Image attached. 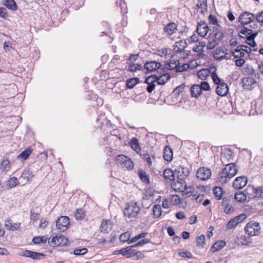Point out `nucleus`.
Returning a JSON list of instances; mask_svg holds the SVG:
<instances>
[{
	"label": "nucleus",
	"instance_id": "f257e3e1",
	"mask_svg": "<svg viewBox=\"0 0 263 263\" xmlns=\"http://www.w3.org/2000/svg\"><path fill=\"white\" fill-rule=\"evenodd\" d=\"M225 167L219 173L218 181L221 184H226L237 173L238 166L234 163L226 164Z\"/></svg>",
	"mask_w": 263,
	"mask_h": 263
},
{
	"label": "nucleus",
	"instance_id": "f03ea898",
	"mask_svg": "<svg viewBox=\"0 0 263 263\" xmlns=\"http://www.w3.org/2000/svg\"><path fill=\"white\" fill-rule=\"evenodd\" d=\"M218 27L213 26L210 28L209 37L211 40H210L208 42L206 45L207 49L212 50L214 49L224 38V35L223 31Z\"/></svg>",
	"mask_w": 263,
	"mask_h": 263
},
{
	"label": "nucleus",
	"instance_id": "7ed1b4c3",
	"mask_svg": "<svg viewBox=\"0 0 263 263\" xmlns=\"http://www.w3.org/2000/svg\"><path fill=\"white\" fill-rule=\"evenodd\" d=\"M140 208L137 202H131L126 203L124 210V215L129 218H135L139 213Z\"/></svg>",
	"mask_w": 263,
	"mask_h": 263
},
{
	"label": "nucleus",
	"instance_id": "20e7f679",
	"mask_svg": "<svg viewBox=\"0 0 263 263\" xmlns=\"http://www.w3.org/2000/svg\"><path fill=\"white\" fill-rule=\"evenodd\" d=\"M245 231L249 236L257 235L260 231L259 223L257 222L250 221L246 224Z\"/></svg>",
	"mask_w": 263,
	"mask_h": 263
},
{
	"label": "nucleus",
	"instance_id": "39448f33",
	"mask_svg": "<svg viewBox=\"0 0 263 263\" xmlns=\"http://www.w3.org/2000/svg\"><path fill=\"white\" fill-rule=\"evenodd\" d=\"M70 225V219L68 216H62L56 221L55 226L60 232L66 231Z\"/></svg>",
	"mask_w": 263,
	"mask_h": 263
},
{
	"label": "nucleus",
	"instance_id": "423d86ee",
	"mask_svg": "<svg viewBox=\"0 0 263 263\" xmlns=\"http://www.w3.org/2000/svg\"><path fill=\"white\" fill-rule=\"evenodd\" d=\"M258 32H253L251 29L245 26L241 28V30L238 32V36L242 39H246L247 40H254L257 35Z\"/></svg>",
	"mask_w": 263,
	"mask_h": 263
},
{
	"label": "nucleus",
	"instance_id": "0eeeda50",
	"mask_svg": "<svg viewBox=\"0 0 263 263\" xmlns=\"http://www.w3.org/2000/svg\"><path fill=\"white\" fill-rule=\"evenodd\" d=\"M255 18V16L253 14L248 11H245L240 14L238 17V22L243 27L252 22Z\"/></svg>",
	"mask_w": 263,
	"mask_h": 263
},
{
	"label": "nucleus",
	"instance_id": "6e6552de",
	"mask_svg": "<svg viewBox=\"0 0 263 263\" xmlns=\"http://www.w3.org/2000/svg\"><path fill=\"white\" fill-rule=\"evenodd\" d=\"M50 246L52 247L55 246H66L69 244V240L68 238L64 235H60V236H56L53 237L51 241L50 242Z\"/></svg>",
	"mask_w": 263,
	"mask_h": 263
},
{
	"label": "nucleus",
	"instance_id": "1a4fd4ad",
	"mask_svg": "<svg viewBox=\"0 0 263 263\" xmlns=\"http://www.w3.org/2000/svg\"><path fill=\"white\" fill-rule=\"evenodd\" d=\"M175 174L177 179L183 180L189 175L190 171L188 168L180 165L175 170Z\"/></svg>",
	"mask_w": 263,
	"mask_h": 263
},
{
	"label": "nucleus",
	"instance_id": "9d476101",
	"mask_svg": "<svg viewBox=\"0 0 263 263\" xmlns=\"http://www.w3.org/2000/svg\"><path fill=\"white\" fill-rule=\"evenodd\" d=\"M211 176V171L209 168L205 167H201L198 168L196 173L197 178L201 180L209 179Z\"/></svg>",
	"mask_w": 263,
	"mask_h": 263
},
{
	"label": "nucleus",
	"instance_id": "9b49d317",
	"mask_svg": "<svg viewBox=\"0 0 263 263\" xmlns=\"http://www.w3.org/2000/svg\"><path fill=\"white\" fill-rule=\"evenodd\" d=\"M210 28L208 26V24L204 21H200L198 23L196 32L201 37H204L206 35Z\"/></svg>",
	"mask_w": 263,
	"mask_h": 263
},
{
	"label": "nucleus",
	"instance_id": "f8f14e48",
	"mask_svg": "<svg viewBox=\"0 0 263 263\" xmlns=\"http://www.w3.org/2000/svg\"><path fill=\"white\" fill-rule=\"evenodd\" d=\"M161 67V64L155 61L146 62L144 65V68L146 70V73L155 71Z\"/></svg>",
	"mask_w": 263,
	"mask_h": 263
},
{
	"label": "nucleus",
	"instance_id": "ddd939ff",
	"mask_svg": "<svg viewBox=\"0 0 263 263\" xmlns=\"http://www.w3.org/2000/svg\"><path fill=\"white\" fill-rule=\"evenodd\" d=\"M172 187L175 191L183 192L184 191V189H186V184L184 180H181L177 179V181H173L171 183Z\"/></svg>",
	"mask_w": 263,
	"mask_h": 263
},
{
	"label": "nucleus",
	"instance_id": "4468645a",
	"mask_svg": "<svg viewBox=\"0 0 263 263\" xmlns=\"http://www.w3.org/2000/svg\"><path fill=\"white\" fill-rule=\"evenodd\" d=\"M247 181L248 179L245 176L237 177L233 181V186L236 189H241L246 185Z\"/></svg>",
	"mask_w": 263,
	"mask_h": 263
},
{
	"label": "nucleus",
	"instance_id": "2eb2a0df",
	"mask_svg": "<svg viewBox=\"0 0 263 263\" xmlns=\"http://www.w3.org/2000/svg\"><path fill=\"white\" fill-rule=\"evenodd\" d=\"M251 111L254 114L253 111L256 114L263 113V101L261 99H258L252 103Z\"/></svg>",
	"mask_w": 263,
	"mask_h": 263
},
{
	"label": "nucleus",
	"instance_id": "dca6fc26",
	"mask_svg": "<svg viewBox=\"0 0 263 263\" xmlns=\"http://www.w3.org/2000/svg\"><path fill=\"white\" fill-rule=\"evenodd\" d=\"M113 223L110 220H103L100 227L101 232L104 234H107L110 232L112 229Z\"/></svg>",
	"mask_w": 263,
	"mask_h": 263
},
{
	"label": "nucleus",
	"instance_id": "f3484780",
	"mask_svg": "<svg viewBox=\"0 0 263 263\" xmlns=\"http://www.w3.org/2000/svg\"><path fill=\"white\" fill-rule=\"evenodd\" d=\"M163 177L166 180L167 182H172L176 180V174L175 171H173L170 168H166L164 170L163 173Z\"/></svg>",
	"mask_w": 263,
	"mask_h": 263
},
{
	"label": "nucleus",
	"instance_id": "a211bd4d",
	"mask_svg": "<svg viewBox=\"0 0 263 263\" xmlns=\"http://www.w3.org/2000/svg\"><path fill=\"white\" fill-rule=\"evenodd\" d=\"M216 92L219 96L222 97L226 96L229 92L228 85L225 83H222V84L217 85L216 88Z\"/></svg>",
	"mask_w": 263,
	"mask_h": 263
},
{
	"label": "nucleus",
	"instance_id": "6ab92c4d",
	"mask_svg": "<svg viewBox=\"0 0 263 263\" xmlns=\"http://www.w3.org/2000/svg\"><path fill=\"white\" fill-rule=\"evenodd\" d=\"M156 82V80L154 79L153 74L146 78L145 83L147 84L146 90L149 93H151L154 90L156 87L155 84Z\"/></svg>",
	"mask_w": 263,
	"mask_h": 263
},
{
	"label": "nucleus",
	"instance_id": "aec40b11",
	"mask_svg": "<svg viewBox=\"0 0 263 263\" xmlns=\"http://www.w3.org/2000/svg\"><path fill=\"white\" fill-rule=\"evenodd\" d=\"M154 79L158 85H164L171 78V75L168 73H165L158 77L153 74Z\"/></svg>",
	"mask_w": 263,
	"mask_h": 263
},
{
	"label": "nucleus",
	"instance_id": "412c9836",
	"mask_svg": "<svg viewBox=\"0 0 263 263\" xmlns=\"http://www.w3.org/2000/svg\"><path fill=\"white\" fill-rule=\"evenodd\" d=\"M34 176L32 172L30 171L29 168H26L24 170L22 173L21 176L19 178V180H23L26 182H29L31 180V179Z\"/></svg>",
	"mask_w": 263,
	"mask_h": 263
},
{
	"label": "nucleus",
	"instance_id": "4be33fe9",
	"mask_svg": "<svg viewBox=\"0 0 263 263\" xmlns=\"http://www.w3.org/2000/svg\"><path fill=\"white\" fill-rule=\"evenodd\" d=\"M233 159V152L231 149L221 153V160L222 163L224 165V163L230 161Z\"/></svg>",
	"mask_w": 263,
	"mask_h": 263
},
{
	"label": "nucleus",
	"instance_id": "5701e85b",
	"mask_svg": "<svg viewBox=\"0 0 263 263\" xmlns=\"http://www.w3.org/2000/svg\"><path fill=\"white\" fill-rule=\"evenodd\" d=\"M177 30V25L175 23H169L164 28V31L168 35H171Z\"/></svg>",
	"mask_w": 263,
	"mask_h": 263
},
{
	"label": "nucleus",
	"instance_id": "b1692460",
	"mask_svg": "<svg viewBox=\"0 0 263 263\" xmlns=\"http://www.w3.org/2000/svg\"><path fill=\"white\" fill-rule=\"evenodd\" d=\"M3 4L8 9L14 11L17 9V5L14 0H3Z\"/></svg>",
	"mask_w": 263,
	"mask_h": 263
},
{
	"label": "nucleus",
	"instance_id": "393cba45",
	"mask_svg": "<svg viewBox=\"0 0 263 263\" xmlns=\"http://www.w3.org/2000/svg\"><path fill=\"white\" fill-rule=\"evenodd\" d=\"M255 83V80L250 77H245L242 79V83L243 86L246 89H251L252 87V85Z\"/></svg>",
	"mask_w": 263,
	"mask_h": 263
},
{
	"label": "nucleus",
	"instance_id": "a878e982",
	"mask_svg": "<svg viewBox=\"0 0 263 263\" xmlns=\"http://www.w3.org/2000/svg\"><path fill=\"white\" fill-rule=\"evenodd\" d=\"M164 159L167 162L172 161L173 158V150L169 146H166L163 152Z\"/></svg>",
	"mask_w": 263,
	"mask_h": 263
},
{
	"label": "nucleus",
	"instance_id": "bb28decb",
	"mask_svg": "<svg viewBox=\"0 0 263 263\" xmlns=\"http://www.w3.org/2000/svg\"><path fill=\"white\" fill-rule=\"evenodd\" d=\"M119 253L121 254L123 256H126L127 257H129L131 256H133V254L136 251V250L132 249V247H127L125 248L122 249L120 250H118Z\"/></svg>",
	"mask_w": 263,
	"mask_h": 263
},
{
	"label": "nucleus",
	"instance_id": "cd10ccee",
	"mask_svg": "<svg viewBox=\"0 0 263 263\" xmlns=\"http://www.w3.org/2000/svg\"><path fill=\"white\" fill-rule=\"evenodd\" d=\"M190 91L192 97L195 98L199 97L202 92L198 84L193 85L190 89Z\"/></svg>",
	"mask_w": 263,
	"mask_h": 263
},
{
	"label": "nucleus",
	"instance_id": "c85d7f7f",
	"mask_svg": "<svg viewBox=\"0 0 263 263\" xmlns=\"http://www.w3.org/2000/svg\"><path fill=\"white\" fill-rule=\"evenodd\" d=\"M226 245L224 240H218L215 242L211 248L213 252L218 251L223 248Z\"/></svg>",
	"mask_w": 263,
	"mask_h": 263
},
{
	"label": "nucleus",
	"instance_id": "c756f323",
	"mask_svg": "<svg viewBox=\"0 0 263 263\" xmlns=\"http://www.w3.org/2000/svg\"><path fill=\"white\" fill-rule=\"evenodd\" d=\"M138 175L140 179L142 182L146 183V184H149L150 183L149 176L146 174L144 171L139 170L138 171Z\"/></svg>",
	"mask_w": 263,
	"mask_h": 263
},
{
	"label": "nucleus",
	"instance_id": "7c9ffc66",
	"mask_svg": "<svg viewBox=\"0 0 263 263\" xmlns=\"http://www.w3.org/2000/svg\"><path fill=\"white\" fill-rule=\"evenodd\" d=\"M196 7L197 10H199L201 13L203 14L204 12L207 10L208 6L206 0H198Z\"/></svg>",
	"mask_w": 263,
	"mask_h": 263
},
{
	"label": "nucleus",
	"instance_id": "2f4dec72",
	"mask_svg": "<svg viewBox=\"0 0 263 263\" xmlns=\"http://www.w3.org/2000/svg\"><path fill=\"white\" fill-rule=\"evenodd\" d=\"M129 144L130 147L136 152V153H139V152L141 151V148L139 146V143L137 138L135 137L133 138L129 142Z\"/></svg>",
	"mask_w": 263,
	"mask_h": 263
},
{
	"label": "nucleus",
	"instance_id": "473e14b6",
	"mask_svg": "<svg viewBox=\"0 0 263 263\" xmlns=\"http://www.w3.org/2000/svg\"><path fill=\"white\" fill-rule=\"evenodd\" d=\"M32 152V149L28 148L23 151L17 158L18 159L24 161L26 160Z\"/></svg>",
	"mask_w": 263,
	"mask_h": 263
},
{
	"label": "nucleus",
	"instance_id": "72a5a7b5",
	"mask_svg": "<svg viewBox=\"0 0 263 263\" xmlns=\"http://www.w3.org/2000/svg\"><path fill=\"white\" fill-rule=\"evenodd\" d=\"M139 82L140 80L138 78H130L126 80V87L129 89L133 88Z\"/></svg>",
	"mask_w": 263,
	"mask_h": 263
},
{
	"label": "nucleus",
	"instance_id": "f704fd0d",
	"mask_svg": "<svg viewBox=\"0 0 263 263\" xmlns=\"http://www.w3.org/2000/svg\"><path fill=\"white\" fill-rule=\"evenodd\" d=\"M252 192L254 194V197L257 198H263V187H253Z\"/></svg>",
	"mask_w": 263,
	"mask_h": 263
},
{
	"label": "nucleus",
	"instance_id": "c9c22d12",
	"mask_svg": "<svg viewBox=\"0 0 263 263\" xmlns=\"http://www.w3.org/2000/svg\"><path fill=\"white\" fill-rule=\"evenodd\" d=\"M210 71L208 69H202L197 72L198 77L201 80H204L209 76Z\"/></svg>",
	"mask_w": 263,
	"mask_h": 263
},
{
	"label": "nucleus",
	"instance_id": "e433bc0d",
	"mask_svg": "<svg viewBox=\"0 0 263 263\" xmlns=\"http://www.w3.org/2000/svg\"><path fill=\"white\" fill-rule=\"evenodd\" d=\"M153 216L155 218H159L162 214V209L159 204H156L153 208Z\"/></svg>",
	"mask_w": 263,
	"mask_h": 263
},
{
	"label": "nucleus",
	"instance_id": "4c0bfd02",
	"mask_svg": "<svg viewBox=\"0 0 263 263\" xmlns=\"http://www.w3.org/2000/svg\"><path fill=\"white\" fill-rule=\"evenodd\" d=\"M234 199L238 202H243L246 200L247 196L242 192H238L235 193Z\"/></svg>",
	"mask_w": 263,
	"mask_h": 263
},
{
	"label": "nucleus",
	"instance_id": "58836bf2",
	"mask_svg": "<svg viewBox=\"0 0 263 263\" xmlns=\"http://www.w3.org/2000/svg\"><path fill=\"white\" fill-rule=\"evenodd\" d=\"M179 64L178 61L170 59V62L166 64V68L169 70L176 69L178 65Z\"/></svg>",
	"mask_w": 263,
	"mask_h": 263
},
{
	"label": "nucleus",
	"instance_id": "ea45409f",
	"mask_svg": "<svg viewBox=\"0 0 263 263\" xmlns=\"http://www.w3.org/2000/svg\"><path fill=\"white\" fill-rule=\"evenodd\" d=\"M213 194L218 199H220L222 198V195L223 193L222 189L219 186H215L213 190Z\"/></svg>",
	"mask_w": 263,
	"mask_h": 263
},
{
	"label": "nucleus",
	"instance_id": "a19ab883",
	"mask_svg": "<svg viewBox=\"0 0 263 263\" xmlns=\"http://www.w3.org/2000/svg\"><path fill=\"white\" fill-rule=\"evenodd\" d=\"M10 162L8 159H4L0 165V170L3 171H8L10 168Z\"/></svg>",
	"mask_w": 263,
	"mask_h": 263
},
{
	"label": "nucleus",
	"instance_id": "79ce46f5",
	"mask_svg": "<svg viewBox=\"0 0 263 263\" xmlns=\"http://www.w3.org/2000/svg\"><path fill=\"white\" fill-rule=\"evenodd\" d=\"M85 216V212L82 209H77L74 213V217L78 220H82Z\"/></svg>",
	"mask_w": 263,
	"mask_h": 263
},
{
	"label": "nucleus",
	"instance_id": "37998d69",
	"mask_svg": "<svg viewBox=\"0 0 263 263\" xmlns=\"http://www.w3.org/2000/svg\"><path fill=\"white\" fill-rule=\"evenodd\" d=\"M18 184L17 179L15 177L10 178L7 181V185L9 189L15 187Z\"/></svg>",
	"mask_w": 263,
	"mask_h": 263
},
{
	"label": "nucleus",
	"instance_id": "c03bdc74",
	"mask_svg": "<svg viewBox=\"0 0 263 263\" xmlns=\"http://www.w3.org/2000/svg\"><path fill=\"white\" fill-rule=\"evenodd\" d=\"M142 66L140 64H129L127 70L131 72H135L138 70H142Z\"/></svg>",
	"mask_w": 263,
	"mask_h": 263
},
{
	"label": "nucleus",
	"instance_id": "a18cd8bd",
	"mask_svg": "<svg viewBox=\"0 0 263 263\" xmlns=\"http://www.w3.org/2000/svg\"><path fill=\"white\" fill-rule=\"evenodd\" d=\"M5 226L9 230L14 231L19 228L20 223H11L10 220L6 221Z\"/></svg>",
	"mask_w": 263,
	"mask_h": 263
},
{
	"label": "nucleus",
	"instance_id": "49530a36",
	"mask_svg": "<svg viewBox=\"0 0 263 263\" xmlns=\"http://www.w3.org/2000/svg\"><path fill=\"white\" fill-rule=\"evenodd\" d=\"M46 256V255L42 253H38L35 252L31 251L30 257L32 259H40L42 258H44Z\"/></svg>",
	"mask_w": 263,
	"mask_h": 263
},
{
	"label": "nucleus",
	"instance_id": "de8ad7c7",
	"mask_svg": "<svg viewBox=\"0 0 263 263\" xmlns=\"http://www.w3.org/2000/svg\"><path fill=\"white\" fill-rule=\"evenodd\" d=\"M122 166L126 168L128 170L131 171L134 169V164L131 159L127 157V160L124 162Z\"/></svg>",
	"mask_w": 263,
	"mask_h": 263
},
{
	"label": "nucleus",
	"instance_id": "09e8293b",
	"mask_svg": "<svg viewBox=\"0 0 263 263\" xmlns=\"http://www.w3.org/2000/svg\"><path fill=\"white\" fill-rule=\"evenodd\" d=\"M176 47L177 48V51L181 52L186 47L187 44L185 41L180 40L175 43Z\"/></svg>",
	"mask_w": 263,
	"mask_h": 263
},
{
	"label": "nucleus",
	"instance_id": "8fccbe9b",
	"mask_svg": "<svg viewBox=\"0 0 263 263\" xmlns=\"http://www.w3.org/2000/svg\"><path fill=\"white\" fill-rule=\"evenodd\" d=\"M197 246L199 247L204 248L205 246V236L204 235L198 237L196 239Z\"/></svg>",
	"mask_w": 263,
	"mask_h": 263
},
{
	"label": "nucleus",
	"instance_id": "3c124183",
	"mask_svg": "<svg viewBox=\"0 0 263 263\" xmlns=\"http://www.w3.org/2000/svg\"><path fill=\"white\" fill-rule=\"evenodd\" d=\"M130 233L129 232H126L123 234H122L120 236V240L122 242H127L129 240H130Z\"/></svg>",
	"mask_w": 263,
	"mask_h": 263
},
{
	"label": "nucleus",
	"instance_id": "603ef678",
	"mask_svg": "<svg viewBox=\"0 0 263 263\" xmlns=\"http://www.w3.org/2000/svg\"><path fill=\"white\" fill-rule=\"evenodd\" d=\"M209 23L210 25H213L216 26H220L217 17L213 14H210L209 17Z\"/></svg>",
	"mask_w": 263,
	"mask_h": 263
},
{
	"label": "nucleus",
	"instance_id": "864d4df0",
	"mask_svg": "<svg viewBox=\"0 0 263 263\" xmlns=\"http://www.w3.org/2000/svg\"><path fill=\"white\" fill-rule=\"evenodd\" d=\"M116 5L117 6H120L121 8V11L122 13H127V6L124 0H119V2H116Z\"/></svg>",
	"mask_w": 263,
	"mask_h": 263
},
{
	"label": "nucleus",
	"instance_id": "5fc2aeb1",
	"mask_svg": "<svg viewBox=\"0 0 263 263\" xmlns=\"http://www.w3.org/2000/svg\"><path fill=\"white\" fill-rule=\"evenodd\" d=\"M127 156L124 155H118L116 158V163L118 165H121L124 164V162L127 160Z\"/></svg>",
	"mask_w": 263,
	"mask_h": 263
},
{
	"label": "nucleus",
	"instance_id": "6e6d98bb",
	"mask_svg": "<svg viewBox=\"0 0 263 263\" xmlns=\"http://www.w3.org/2000/svg\"><path fill=\"white\" fill-rule=\"evenodd\" d=\"M147 234V232H142L137 236H135V237L133 238L127 242L128 244H131L133 243L139 239L143 238L145 237Z\"/></svg>",
	"mask_w": 263,
	"mask_h": 263
},
{
	"label": "nucleus",
	"instance_id": "4d7b16f0",
	"mask_svg": "<svg viewBox=\"0 0 263 263\" xmlns=\"http://www.w3.org/2000/svg\"><path fill=\"white\" fill-rule=\"evenodd\" d=\"M141 157L142 159L145 160L147 163V165L150 166L152 164V161L150 155L147 153V152L144 153L143 154H141Z\"/></svg>",
	"mask_w": 263,
	"mask_h": 263
},
{
	"label": "nucleus",
	"instance_id": "13d9d810",
	"mask_svg": "<svg viewBox=\"0 0 263 263\" xmlns=\"http://www.w3.org/2000/svg\"><path fill=\"white\" fill-rule=\"evenodd\" d=\"M238 224L237 221L234 218L231 219L227 224L226 228L227 229H231L235 227Z\"/></svg>",
	"mask_w": 263,
	"mask_h": 263
},
{
	"label": "nucleus",
	"instance_id": "bf43d9fd",
	"mask_svg": "<svg viewBox=\"0 0 263 263\" xmlns=\"http://www.w3.org/2000/svg\"><path fill=\"white\" fill-rule=\"evenodd\" d=\"M40 213L35 212L33 210H30V220L33 222L36 221L39 218Z\"/></svg>",
	"mask_w": 263,
	"mask_h": 263
},
{
	"label": "nucleus",
	"instance_id": "052dcab7",
	"mask_svg": "<svg viewBox=\"0 0 263 263\" xmlns=\"http://www.w3.org/2000/svg\"><path fill=\"white\" fill-rule=\"evenodd\" d=\"M251 240V238L246 235H241L240 237V242L242 245H247Z\"/></svg>",
	"mask_w": 263,
	"mask_h": 263
},
{
	"label": "nucleus",
	"instance_id": "680f3d73",
	"mask_svg": "<svg viewBox=\"0 0 263 263\" xmlns=\"http://www.w3.org/2000/svg\"><path fill=\"white\" fill-rule=\"evenodd\" d=\"M212 78L214 83L218 85L220 84H222L221 80L219 78L217 74L215 72H212L211 74Z\"/></svg>",
	"mask_w": 263,
	"mask_h": 263
},
{
	"label": "nucleus",
	"instance_id": "e2e57ef3",
	"mask_svg": "<svg viewBox=\"0 0 263 263\" xmlns=\"http://www.w3.org/2000/svg\"><path fill=\"white\" fill-rule=\"evenodd\" d=\"M87 249L83 248L82 249H76L73 251V254L76 255L85 254L87 252Z\"/></svg>",
	"mask_w": 263,
	"mask_h": 263
},
{
	"label": "nucleus",
	"instance_id": "0e129e2a",
	"mask_svg": "<svg viewBox=\"0 0 263 263\" xmlns=\"http://www.w3.org/2000/svg\"><path fill=\"white\" fill-rule=\"evenodd\" d=\"M231 199H232V195L224 197L222 199L221 205L225 207L230 205Z\"/></svg>",
	"mask_w": 263,
	"mask_h": 263
},
{
	"label": "nucleus",
	"instance_id": "69168bd1",
	"mask_svg": "<svg viewBox=\"0 0 263 263\" xmlns=\"http://www.w3.org/2000/svg\"><path fill=\"white\" fill-rule=\"evenodd\" d=\"M0 17L4 19H7L9 17V15L6 8L3 7H0Z\"/></svg>",
	"mask_w": 263,
	"mask_h": 263
},
{
	"label": "nucleus",
	"instance_id": "338daca9",
	"mask_svg": "<svg viewBox=\"0 0 263 263\" xmlns=\"http://www.w3.org/2000/svg\"><path fill=\"white\" fill-rule=\"evenodd\" d=\"M199 87L201 88V91L202 90L208 91L210 90V86L209 83L205 81L201 82L200 84L199 85Z\"/></svg>",
	"mask_w": 263,
	"mask_h": 263
},
{
	"label": "nucleus",
	"instance_id": "774afa93",
	"mask_svg": "<svg viewBox=\"0 0 263 263\" xmlns=\"http://www.w3.org/2000/svg\"><path fill=\"white\" fill-rule=\"evenodd\" d=\"M185 85L181 84L177 87L173 91V93L176 95H179L181 92H182L184 89Z\"/></svg>",
	"mask_w": 263,
	"mask_h": 263
}]
</instances>
